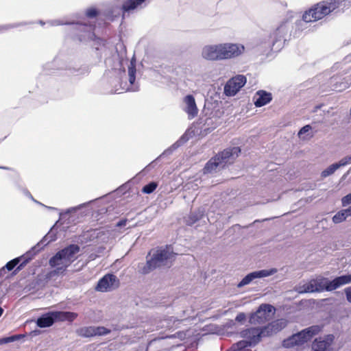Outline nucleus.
I'll return each instance as SVG.
<instances>
[{
    "label": "nucleus",
    "instance_id": "5",
    "mask_svg": "<svg viewBox=\"0 0 351 351\" xmlns=\"http://www.w3.org/2000/svg\"><path fill=\"white\" fill-rule=\"evenodd\" d=\"M240 335L247 340H241L234 343L227 351H245L250 346H255L264 336L263 328H251L243 330L240 332Z\"/></svg>",
    "mask_w": 351,
    "mask_h": 351
},
{
    "label": "nucleus",
    "instance_id": "14",
    "mask_svg": "<svg viewBox=\"0 0 351 351\" xmlns=\"http://www.w3.org/2000/svg\"><path fill=\"white\" fill-rule=\"evenodd\" d=\"M276 269H271L269 270L263 269L260 271H256L254 272H251L245 276L242 280L238 284L239 287H243L250 284L253 280L256 278H261L263 277H267L271 276L276 272Z\"/></svg>",
    "mask_w": 351,
    "mask_h": 351
},
{
    "label": "nucleus",
    "instance_id": "6",
    "mask_svg": "<svg viewBox=\"0 0 351 351\" xmlns=\"http://www.w3.org/2000/svg\"><path fill=\"white\" fill-rule=\"evenodd\" d=\"M176 254L170 251V247L160 248L155 251L152 257L147 261L146 264L141 269V273L147 274L156 267L165 265L168 260H171Z\"/></svg>",
    "mask_w": 351,
    "mask_h": 351
},
{
    "label": "nucleus",
    "instance_id": "13",
    "mask_svg": "<svg viewBox=\"0 0 351 351\" xmlns=\"http://www.w3.org/2000/svg\"><path fill=\"white\" fill-rule=\"evenodd\" d=\"M307 341V328L293 335L282 341L285 348H290L295 346H300Z\"/></svg>",
    "mask_w": 351,
    "mask_h": 351
},
{
    "label": "nucleus",
    "instance_id": "35",
    "mask_svg": "<svg viewBox=\"0 0 351 351\" xmlns=\"http://www.w3.org/2000/svg\"><path fill=\"white\" fill-rule=\"evenodd\" d=\"M236 321L241 322L245 319V315L243 313H239L236 317Z\"/></svg>",
    "mask_w": 351,
    "mask_h": 351
},
{
    "label": "nucleus",
    "instance_id": "26",
    "mask_svg": "<svg viewBox=\"0 0 351 351\" xmlns=\"http://www.w3.org/2000/svg\"><path fill=\"white\" fill-rule=\"evenodd\" d=\"M136 72V70L135 64L131 62L130 66H128L129 82L131 84H133L135 82Z\"/></svg>",
    "mask_w": 351,
    "mask_h": 351
},
{
    "label": "nucleus",
    "instance_id": "1",
    "mask_svg": "<svg viewBox=\"0 0 351 351\" xmlns=\"http://www.w3.org/2000/svg\"><path fill=\"white\" fill-rule=\"evenodd\" d=\"M245 51L241 44L222 43L205 46L202 51V57L208 60H221L238 57Z\"/></svg>",
    "mask_w": 351,
    "mask_h": 351
},
{
    "label": "nucleus",
    "instance_id": "32",
    "mask_svg": "<svg viewBox=\"0 0 351 351\" xmlns=\"http://www.w3.org/2000/svg\"><path fill=\"white\" fill-rule=\"evenodd\" d=\"M339 163L341 167L351 164V155L343 157L339 161Z\"/></svg>",
    "mask_w": 351,
    "mask_h": 351
},
{
    "label": "nucleus",
    "instance_id": "11",
    "mask_svg": "<svg viewBox=\"0 0 351 351\" xmlns=\"http://www.w3.org/2000/svg\"><path fill=\"white\" fill-rule=\"evenodd\" d=\"M246 77L239 75L230 79L224 86V93L227 96L235 95L239 90L245 84Z\"/></svg>",
    "mask_w": 351,
    "mask_h": 351
},
{
    "label": "nucleus",
    "instance_id": "2",
    "mask_svg": "<svg viewBox=\"0 0 351 351\" xmlns=\"http://www.w3.org/2000/svg\"><path fill=\"white\" fill-rule=\"evenodd\" d=\"M80 250V246L76 244H71L62 250L58 251L49 261L51 267H56V274H62L74 261V256Z\"/></svg>",
    "mask_w": 351,
    "mask_h": 351
},
{
    "label": "nucleus",
    "instance_id": "3",
    "mask_svg": "<svg viewBox=\"0 0 351 351\" xmlns=\"http://www.w3.org/2000/svg\"><path fill=\"white\" fill-rule=\"evenodd\" d=\"M240 153L241 149L239 147H230L223 149L212 157L206 163L204 167V173H210L215 171L219 167L223 168L227 164L232 163Z\"/></svg>",
    "mask_w": 351,
    "mask_h": 351
},
{
    "label": "nucleus",
    "instance_id": "27",
    "mask_svg": "<svg viewBox=\"0 0 351 351\" xmlns=\"http://www.w3.org/2000/svg\"><path fill=\"white\" fill-rule=\"evenodd\" d=\"M158 186V184L155 182H149L145 185L142 189V192L146 194H150L154 192Z\"/></svg>",
    "mask_w": 351,
    "mask_h": 351
},
{
    "label": "nucleus",
    "instance_id": "10",
    "mask_svg": "<svg viewBox=\"0 0 351 351\" xmlns=\"http://www.w3.org/2000/svg\"><path fill=\"white\" fill-rule=\"evenodd\" d=\"M119 280L112 274H107L99 280L95 289L97 291L107 292L118 288Z\"/></svg>",
    "mask_w": 351,
    "mask_h": 351
},
{
    "label": "nucleus",
    "instance_id": "29",
    "mask_svg": "<svg viewBox=\"0 0 351 351\" xmlns=\"http://www.w3.org/2000/svg\"><path fill=\"white\" fill-rule=\"evenodd\" d=\"M21 338V335H12L8 337L0 339V345L13 342L16 340H19Z\"/></svg>",
    "mask_w": 351,
    "mask_h": 351
},
{
    "label": "nucleus",
    "instance_id": "22",
    "mask_svg": "<svg viewBox=\"0 0 351 351\" xmlns=\"http://www.w3.org/2000/svg\"><path fill=\"white\" fill-rule=\"evenodd\" d=\"M53 323L54 319L53 316L51 315V312L43 315L36 321V324L40 328L49 327L52 326Z\"/></svg>",
    "mask_w": 351,
    "mask_h": 351
},
{
    "label": "nucleus",
    "instance_id": "30",
    "mask_svg": "<svg viewBox=\"0 0 351 351\" xmlns=\"http://www.w3.org/2000/svg\"><path fill=\"white\" fill-rule=\"evenodd\" d=\"M94 330L96 335H105L110 332V330L107 329L104 326H94Z\"/></svg>",
    "mask_w": 351,
    "mask_h": 351
},
{
    "label": "nucleus",
    "instance_id": "37",
    "mask_svg": "<svg viewBox=\"0 0 351 351\" xmlns=\"http://www.w3.org/2000/svg\"><path fill=\"white\" fill-rule=\"evenodd\" d=\"M128 219H123L120 220L116 225L117 227H122L125 226L127 223Z\"/></svg>",
    "mask_w": 351,
    "mask_h": 351
},
{
    "label": "nucleus",
    "instance_id": "19",
    "mask_svg": "<svg viewBox=\"0 0 351 351\" xmlns=\"http://www.w3.org/2000/svg\"><path fill=\"white\" fill-rule=\"evenodd\" d=\"M51 315L53 316L55 322L68 321L72 322L77 317V314L69 311H51Z\"/></svg>",
    "mask_w": 351,
    "mask_h": 351
},
{
    "label": "nucleus",
    "instance_id": "34",
    "mask_svg": "<svg viewBox=\"0 0 351 351\" xmlns=\"http://www.w3.org/2000/svg\"><path fill=\"white\" fill-rule=\"evenodd\" d=\"M320 330V327L318 326H314L308 328V337L310 335H315Z\"/></svg>",
    "mask_w": 351,
    "mask_h": 351
},
{
    "label": "nucleus",
    "instance_id": "16",
    "mask_svg": "<svg viewBox=\"0 0 351 351\" xmlns=\"http://www.w3.org/2000/svg\"><path fill=\"white\" fill-rule=\"evenodd\" d=\"M271 100V93L264 90H258L253 97L254 104L256 107H262L269 104Z\"/></svg>",
    "mask_w": 351,
    "mask_h": 351
},
{
    "label": "nucleus",
    "instance_id": "25",
    "mask_svg": "<svg viewBox=\"0 0 351 351\" xmlns=\"http://www.w3.org/2000/svg\"><path fill=\"white\" fill-rule=\"evenodd\" d=\"M347 217H348V215L347 214L346 210L343 209L340 211H339L337 213H336L333 217H332V221L335 223H339L343 221H345Z\"/></svg>",
    "mask_w": 351,
    "mask_h": 351
},
{
    "label": "nucleus",
    "instance_id": "31",
    "mask_svg": "<svg viewBox=\"0 0 351 351\" xmlns=\"http://www.w3.org/2000/svg\"><path fill=\"white\" fill-rule=\"evenodd\" d=\"M188 332V330H186V331H178L177 332H176L175 334H173V335L170 336L169 337L170 338H178V339H180V340H184L186 338V332Z\"/></svg>",
    "mask_w": 351,
    "mask_h": 351
},
{
    "label": "nucleus",
    "instance_id": "42",
    "mask_svg": "<svg viewBox=\"0 0 351 351\" xmlns=\"http://www.w3.org/2000/svg\"><path fill=\"white\" fill-rule=\"evenodd\" d=\"M3 313V309L1 307H0V317L2 315Z\"/></svg>",
    "mask_w": 351,
    "mask_h": 351
},
{
    "label": "nucleus",
    "instance_id": "33",
    "mask_svg": "<svg viewBox=\"0 0 351 351\" xmlns=\"http://www.w3.org/2000/svg\"><path fill=\"white\" fill-rule=\"evenodd\" d=\"M341 204L343 206H346L351 204V193L344 196L341 199Z\"/></svg>",
    "mask_w": 351,
    "mask_h": 351
},
{
    "label": "nucleus",
    "instance_id": "23",
    "mask_svg": "<svg viewBox=\"0 0 351 351\" xmlns=\"http://www.w3.org/2000/svg\"><path fill=\"white\" fill-rule=\"evenodd\" d=\"M77 334L83 337H91L95 336L94 326L82 327L77 330Z\"/></svg>",
    "mask_w": 351,
    "mask_h": 351
},
{
    "label": "nucleus",
    "instance_id": "12",
    "mask_svg": "<svg viewBox=\"0 0 351 351\" xmlns=\"http://www.w3.org/2000/svg\"><path fill=\"white\" fill-rule=\"evenodd\" d=\"M334 336L326 335L324 337L316 339L312 345L313 351H336L332 347Z\"/></svg>",
    "mask_w": 351,
    "mask_h": 351
},
{
    "label": "nucleus",
    "instance_id": "41",
    "mask_svg": "<svg viewBox=\"0 0 351 351\" xmlns=\"http://www.w3.org/2000/svg\"><path fill=\"white\" fill-rule=\"evenodd\" d=\"M306 14H307V11H305V12H304L303 15H302V19H303L304 20H305V18H306Z\"/></svg>",
    "mask_w": 351,
    "mask_h": 351
},
{
    "label": "nucleus",
    "instance_id": "24",
    "mask_svg": "<svg viewBox=\"0 0 351 351\" xmlns=\"http://www.w3.org/2000/svg\"><path fill=\"white\" fill-rule=\"evenodd\" d=\"M341 166L339 165V162L332 164L329 167H328L326 169L322 171L321 173L322 178H326L328 176H330L332 175L339 168H340Z\"/></svg>",
    "mask_w": 351,
    "mask_h": 351
},
{
    "label": "nucleus",
    "instance_id": "36",
    "mask_svg": "<svg viewBox=\"0 0 351 351\" xmlns=\"http://www.w3.org/2000/svg\"><path fill=\"white\" fill-rule=\"evenodd\" d=\"M346 298L348 302H351V287L346 289Z\"/></svg>",
    "mask_w": 351,
    "mask_h": 351
},
{
    "label": "nucleus",
    "instance_id": "40",
    "mask_svg": "<svg viewBox=\"0 0 351 351\" xmlns=\"http://www.w3.org/2000/svg\"><path fill=\"white\" fill-rule=\"evenodd\" d=\"M0 169H5V170H13L12 168L8 167L0 166Z\"/></svg>",
    "mask_w": 351,
    "mask_h": 351
},
{
    "label": "nucleus",
    "instance_id": "9",
    "mask_svg": "<svg viewBox=\"0 0 351 351\" xmlns=\"http://www.w3.org/2000/svg\"><path fill=\"white\" fill-rule=\"evenodd\" d=\"M276 308L271 304H263L250 318L252 324H263L269 321L275 313Z\"/></svg>",
    "mask_w": 351,
    "mask_h": 351
},
{
    "label": "nucleus",
    "instance_id": "7",
    "mask_svg": "<svg viewBox=\"0 0 351 351\" xmlns=\"http://www.w3.org/2000/svg\"><path fill=\"white\" fill-rule=\"evenodd\" d=\"M343 2L346 3V1ZM342 1L339 0H330L317 3L313 8L308 10V21H315L324 17L338 8Z\"/></svg>",
    "mask_w": 351,
    "mask_h": 351
},
{
    "label": "nucleus",
    "instance_id": "43",
    "mask_svg": "<svg viewBox=\"0 0 351 351\" xmlns=\"http://www.w3.org/2000/svg\"><path fill=\"white\" fill-rule=\"evenodd\" d=\"M1 32V28L0 27V32Z\"/></svg>",
    "mask_w": 351,
    "mask_h": 351
},
{
    "label": "nucleus",
    "instance_id": "28",
    "mask_svg": "<svg viewBox=\"0 0 351 351\" xmlns=\"http://www.w3.org/2000/svg\"><path fill=\"white\" fill-rule=\"evenodd\" d=\"M99 14V10L95 7L88 8L85 11V15L88 19L96 18Z\"/></svg>",
    "mask_w": 351,
    "mask_h": 351
},
{
    "label": "nucleus",
    "instance_id": "20",
    "mask_svg": "<svg viewBox=\"0 0 351 351\" xmlns=\"http://www.w3.org/2000/svg\"><path fill=\"white\" fill-rule=\"evenodd\" d=\"M30 258H27L24 256L12 259L7 263L5 267L8 271L12 270L21 261L22 262L17 267L16 270L22 269L29 261Z\"/></svg>",
    "mask_w": 351,
    "mask_h": 351
},
{
    "label": "nucleus",
    "instance_id": "15",
    "mask_svg": "<svg viewBox=\"0 0 351 351\" xmlns=\"http://www.w3.org/2000/svg\"><path fill=\"white\" fill-rule=\"evenodd\" d=\"M287 321L285 319H278L268 324L263 328L264 336H270L274 333H277L286 327Z\"/></svg>",
    "mask_w": 351,
    "mask_h": 351
},
{
    "label": "nucleus",
    "instance_id": "4",
    "mask_svg": "<svg viewBox=\"0 0 351 351\" xmlns=\"http://www.w3.org/2000/svg\"><path fill=\"white\" fill-rule=\"evenodd\" d=\"M351 282V275H344L328 281L324 278L312 279L308 282V292H321L324 290L332 291Z\"/></svg>",
    "mask_w": 351,
    "mask_h": 351
},
{
    "label": "nucleus",
    "instance_id": "38",
    "mask_svg": "<svg viewBox=\"0 0 351 351\" xmlns=\"http://www.w3.org/2000/svg\"><path fill=\"white\" fill-rule=\"evenodd\" d=\"M307 132V125H304L303 126L301 130H300V132H298V135L300 136L301 134H304Z\"/></svg>",
    "mask_w": 351,
    "mask_h": 351
},
{
    "label": "nucleus",
    "instance_id": "39",
    "mask_svg": "<svg viewBox=\"0 0 351 351\" xmlns=\"http://www.w3.org/2000/svg\"><path fill=\"white\" fill-rule=\"evenodd\" d=\"M346 210L348 217H351V206L349 208H346Z\"/></svg>",
    "mask_w": 351,
    "mask_h": 351
},
{
    "label": "nucleus",
    "instance_id": "8",
    "mask_svg": "<svg viewBox=\"0 0 351 351\" xmlns=\"http://www.w3.org/2000/svg\"><path fill=\"white\" fill-rule=\"evenodd\" d=\"M95 25H86V24H80L76 29V34L78 37V40L80 41H83L85 40H90L95 42V44L97 45L96 49H99V46H105L106 44V40L102 39L99 37H97L95 34Z\"/></svg>",
    "mask_w": 351,
    "mask_h": 351
},
{
    "label": "nucleus",
    "instance_id": "18",
    "mask_svg": "<svg viewBox=\"0 0 351 351\" xmlns=\"http://www.w3.org/2000/svg\"><path fill=\"white\" fill-rule=\"evenodd\" d=\"M285 35V28L282 25H280L269 34L266 42L273 48L277 43L281 42L283 40Z\"/></svg>",
    "mask_w": 351,
    "mask_h": 351
},
{
    "label": "nucleus",
    "instance_id": "17",
    "mask_svg": "<svg viewBox=\"0 0 351 351\" xmlns=\"http://www.w3.org/2000/svg\"><path fill=\"white\" fill-rule=\"evenodd\" d=\"M184 101L186 104L184 110L188 114L189 118L190 119H193L198 113V109L194 97L191 95H188L184 97Z\"/></svg>",
    "mask_w": 351,
    "mask_h": 351
},
{
    "label": "nucleus",
    "instance_id": "21",
    "mask_svg": "<svg viewBox=\"0 0 351 351\" xmlns=\"http://www.w3.org/2000/svg\"><path fill=\"white\" fill-rule=\"evenodd\" d=\"M145 1L146 0H124L122 3L121 10L123 13L129 12L141 7Z\"/></svg>",
    "mask_w": 351,
    "mask_h": 351
}]
</instances>
